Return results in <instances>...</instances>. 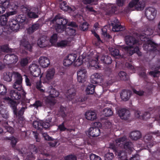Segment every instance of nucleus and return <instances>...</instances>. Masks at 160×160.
Returning <instances> with one entry per match:
<instances>
[{
  "mask_svg": "<svg viewBox=\"0 0 160 160\" xmlns=\"http://www.w3.org/2000/svg\"><path fill=\"white\" fill-rule=\"evenodd\" d=\"M52 118L51 117L48 118V120L47 121L48 122H43L41 121V130L43 129H47L50 126V124L49 122H51L52 121Z\"/></svg>",
  "mask_w": 160,
  "mask_h": 160,
  "instance_id": "obj_34",
  "label": "nucleus"
},
{
  "mask_svg": "<svg viewBox=\"0 0 160 160\" xmlns=\"http://www.w3.org/2000/svg\"><path fill=\"white\" fill-rule=\"evenodd\" d=\"M39 62L40 65L44 68L47 67L50 63L48 58L45 57H41L39 58Z\"/></svg>",
  "mask_w": 160,
  "mask_h": 160,
  "instance_id": "obj_21",
  "label": "nucleus"
},
{
  "mask_svg": "<svg viewBox=\"0 0 160 160\" xmlns=\"http://www.w3.org/2000/svg\"><path fill=\"white\" fill-rule=\"evenodd\" d=\"M60 8L61 9L65 11L74 12L76 9L75 8H72L67 5V2L63 1L60 3Z\"/></svg>",
  "mask_w": 160,
  "mask_h": 160,
  "instance_id": "obj_22",
  "label": "nucleus"
},
{
  "mask_svg": "<svg viewBox=\"0 0 160 160\" xmlns=\"http://www.w3.org/2000/svg\"><path fill=\"white\" fill-rule=\"evenodd\" d=\"M100 60L102 62L106 64H110L112 62L111 57L108 55L102 56Z\"/></svg>",
  "mask_w": 160,
  "mask_h": 160,
  "instance_id": "obj_33",
  "label": "nucleus"
},
{
  "mask_svg": "<svg viewBox=\"0 0 160 160\" xmlns=\"http://www.w3.org/2000/svg\"><path fill=\"white\" fill-rule=\"evenodd\" d=\"M20 4L19 2L14 1L10 2L8 5V8L13 10V11H16V13L18 12Z\"/></svg>",
  "mask_w": 160,
  "mask_h": 160,
  "instance_id": "obj_24",
  "label": "nucleus"
},
{
  "mask_svg": "<svg viewBox=\"0 0 160 160\" xmlns=\"http://www.w3.org/2000/svg\"><path fill=\"white\" fill-rule=\"evenodd\" d=\"M87 71L84 68L79 69L77 72V80L79 82H83L85 81Z\"/></svg>",
  "mask_w": 160,
  "mask_h": 160,
  "instance_id": "obj_13",
  "label": "nucleus"
},
{
  "mask_svg": "<svg viewBox=\"0 0 160 160\" xmlns=\"http://www.w3.org/2000/svg\"><path fill=\"white\" fill-rule=\"evenodd\" d=\"M98 58L97 56V57L95 60H92V61H91V63H90L91 66L95 67L96 68H97V67H98V68H99V66L98 65Z\"/></svg>",
  "mask_w": 160,
  "mask_h": 160,
  "instance_id": "obj_56",
  "label": "nucleus"
},
{
  "mask_svg": "<svg viewBox=\"0 0 160 160\" xmlns=\"http://www.w3.org/2000/svg\"><path fill=\"white\" fill-rule=\"evenodd\" d=\"M27 108L26 106L22 107L21 109L17 112V109L16 110V113H13L14 117L17 118L18 121H23L24 120L23 117L22 116L25 111V110Z\"/></svg>",
  "mask_w": 160,
  "mask_h": 160,
  "instance_id": "obj_17",
  "label": "nucleus"
},
{
  "mask_svg": "<svg viewBox=\"0 0 160 160\" xmlns=\"http://www.w3.org/2000/svg\"><path fill=\"white\" fill-rule=\"evenodd\" d=\"M76 95V91L73 88L68 90L67 93V97L69 100H72L74 98Z\"/></svg>",
  "mask_w": 160,
  "mask_h": 160,
  "instance_id": "obj_30",
  "label": "nucleus"
},
{
  "mask_svg": "<svg viewBox=\"0 0 160 160\" xmlns=\"http://www.w3.org/2000/svg\"><path fill=\"white\" fill-rule=\"evenodd\" d=\"M118 112L119 116L121 118L125 120H127L130 115L129 110L125 108L121 109Z\"/></svg>",
  "mask_w": 160,
  "mask_h": 160,
  "instance_id": "obj_16",
  "label": "nucleus"
},
{
  "mask_svg": "<svg viewBox=\"0 0 160 160\" xmlns=\"http://www.w3.org/2000/svg\"><path fill=\"white\" fill-rule=\"evenodd\" d=\"M18 56L14 54L6 55L4 58V61L7 65L15 64L18 61Z\"/></svg>",
  "mask_w": 160,
  "mask_h": 160,
  "instance_id": "obj_6",
  "label": "nucleus"
},
{
  "mask_svg": "<svg viewBox=\"0 0 160 160\" xmlns=\"http://www.w3.org/2000/svg\"><path fill=\"white\" fill-rule=\"evenodd\" d=\"M145 1L142 0H132L128 4V7L124 9V11L127 13L129 12L131 8L135 7L136 9L138 11L143 10L145 7Z\"/></svg>",
  "mask_w": 160,
  "mask_h": 160,
  "instance_id": "obj_3",
  "label": "nucleus"
},
{
  "mask_svg": "<svg viewBox=\"0 0 160 160\" xmlns=\"http://www.w3.org/2000/svg\"><path fill=\"white\" fill-rule=\"evenodd\" d=\"M50 95L53 98L58 97L59 95L58 92L54 88H52L49 91Z\"/></svg>",
  "mask_w": 160,
  "mask_h": 160,
  "instance_id": "obj_44",
  "label": "nucleus"
},
{
  "mask_svg": "<svg viewBox=\"0 0 160 160\" xmlns=\"http://www.w3.org/2000/svg\"><path fill=\"white\" fill-rule=\"evenodd\" d=\"M27 15L29 18L35 19L38 17V15L35 12L29 11L27 13Z\"/></svg>",
  "mask_w": 160,
  "mask_h": 160,
  "instance_id": "obj_52",
  "label": "nucleus"
},
{
  "mask_svg": "<svg viewBox=\"0 0 160 160\" xmlns=\"http://www.w3.org/2000/svg\"><path fill=\"white\" fill-rule=\"evenodd\" d=\"M3 102L9 104L13 110V113H16L18 103L16 101H14L9 97H5L3 98Z\"/></svg>",
  "mask_w": 160,
  "mask_h": 160,
  "instance_id": "obj_12",
  "label": "nucleus"
},
{
  "mask_svg": "<svg viewBox=\"0 0 160 160\" xmlns=\"http://www.w3.org/2000/svg\"><path fill=\"white\" fill-rule=\"evenodd\" d=\"M40 27V24L37 22L33 24L31 27H29L27 29L28 33L29 34L32 33L35 31L38 30Z\"/></svg>",
  "mask_w": 160,
  "mask_h": 160,
  "instance_id": "obj_28",
  "label": "nucleus"
},
{
  "mask_svg": "<svg viewBox=\"0 0 160 160\" xmlns=\"http://www.w3.org/2000/svg\"><path fill=\"white\" fill-rule=\"evenodd\" d=\"M16 72L15 71H12V72H4L3 75V79L4 80L8 82L11 81L12 75L14 76V72Z\"/></svg>",
  "mask_w": 160,
  "mask_h": 160,
  "instance_id": "obj_29",
  "label": "nucleus"
},
{
  "mask_svg": "<svg viewBox=\"0 0 160 160\" xmlns=\"http://www.w3.org/2000/svg\"><path fill=\"white\" fill-rule=\"evenodd\" d=\"M90 160H102L101 158L99 156L92 153L90 155Z\"/></svg>",
  "mask_w": 160,
  "mask_h": 160,
  "instance_id": "obj_62",
  "label": "nucleus"
},
{
  "mask_svg": "<svg viewBox=\"0 0 160 160\" xmlns=\"http://www.w3.org/2000/svg\"><path fill=\"white\" fill-rule=\"evenodd\" d=\"M103 114L106 117H108L112 116L113 114V112L111 109L107 108L103 110Z\"/></svg>",
  "mask_w": 160,
  "mask_h": 160,
  "instance_id": "obj_41",
  "label": "nucleus"
},
{
  "mask_svg": "<svg viewBox=\"0 0 160 160\" xmlns=\"http://www.w3.org/2000/svg\"><path fill=\"white\" fill-rule=\"evenodd\" d=\"M43 103L40 100H37L32 105V106L34 107L35 108L37 109L39 107H41L42 106Z\"/></svg>",
  "mask_w": 160,
  "mask_h": 160,
  "instance_id": "obj_55",
  "label": "nucleus"
},
{
  "mask_svg": "<svg viewBox=\"0 0 160 160\" xmlns=\"http://www.w3.org/2000/svg\"><path fill=\"white\" fill-rule=\"evenodd\" d=\"M21 44L26 49L31 51L32 50V47L31 44L28 41L25 39L22 40L21 41Z\"/></svg>",
  "mask_w": 160,
  "mask_h": 160,
  "instance_id": "obj_35",
  "label": "nucleus"
},
{
  "mask_svg": "<svg viewBox=\"0 0 160 160\" xmlns=\"http://www.w3.org/2000/svg\"><path fill=\"white\" fill-rule=\"evenodd\" d=\"M0 114L2 117L5 119H7L9 117L8 112L6 109L3 108L1 106L0 107Z\"/></svg>",
  "mask_w": 160,
  "mask_h": 160,
  "instance_id": "obj_39",
  "label": "nucleus"
},
{
  "mask_svg": "<svg viewBox=\"0 0 160 160\" xmlns=\"http://www.w3.org/2000/svg\"><path fill=\"white\" fill-rule=\"evenodd\" d=\"M112 55L116 58H118V57H120L121 56L119 50L116 49H114L112 52Z\"/></svg>",
  "mask_w": 160,
  "mask_h": 160,
  "instance_id": "obj_60",
  "label": "nucleus"
},
{
  "mask_svg": "<svg viewBox=\"0 0 160 160\" xmlns=\"http://www.w3.org/2000/svg\"><path fill=\"white\" fill-rule=\"evenodd\" d=\"M130 92L128 90L124 89L122 90L120 94L121 99L124 101L129 100L130 97Z\"/></svg>",
  "mask_w": 160,
  "mask_h": 160,
  "instance_id": "obj_25",
  "label": "nucleus"
},
{
  "mask_svg": "<svg viewBox=\"0 0 160 160\" xmlns=\"http://www.w3.org/2000/svg\"><path fill=\"white\" fill-rule=\"evenodd\" d=\"M16 14V11H12L7 12L4 15L1 16L0 18V23L2 26H4L6 25L8 17L11 16Z\"/></svg>",
  "mask_w": 160,
  "mask_h": 160,
  "instance_id": "obj_14",
  "label": "nucleus"
},
{
  "mask_svg": "<svg viewBox=\"0 0 160 160\" xmlns=\"http://www.w3.org/2000/svg\"><path fill=\"white\" fill-rule=\"evenodd\" d=\"M114 157L113 153L108 152L105 155V158L106 160H112Z\"/></svg>",
  "mask_w": 160,
  "mask_h": 160,
  "instance_id": "obj_59",
  "label": "nucleus"
},
{
  "mask_svg": "<svg viewBox=\"0 0 160 160\" xmlns=\"http://www.w3.org/2000/svg\"><path fill=\"white\" fill-rule=\"evenodd\" d=\"M7 92V88L4 85L0 84V95H5Z\"/></svg>",
  "mask_w": 160,
  "mask_h": 160,
  "instance_id": "obj_47",
  "label": "nucleus"
},
{
  "mask_svg": "<svg viewBox=\"0 0 160 160\" xmlns=\"http://www.w3.org/2000/svg\"><path fill=\"white\" fill-rule=\"evenodd\" d=\"M85 116L87 119L91 121L94 120L97 118L95 112L92 111L86 112L85 113Z\"/></svg>",
  "mask_w": 160,
  "mask_h": 160,
  "instance_id": "obj_27",
  "label": "nucleus"
},
{
  "mask_svg": "<svg viewBox=\"0 0 160 160\" xmlns=\"http://www.w3.org/2000/svg\"><path fill=\"white\" fill-rule=\"evenodd\" d=\"M77 55L74 53L69 54L63 60V65L68 66L71 65L76 60Z\"/></svg>",
  "mask_w": 160,
  "mask_h": 160,
  "instance_id": "obj_10",
  "label": "nucleus"
},
{
  "mask_svg": "<svg viewBox=\"0 0 160 160\" xmlns=\"http://www.w3.org/2000/svg\"><path fill=\"white\" fill-rule=\"evenodd\" d=\"M52 23L56 22L55 29L57 32L61 33L65 30L68 20L61 17L60 14H58L51 21Z\"/></svg>",
  "mask_w": 160,
  "mask_h": 160,
  "instance_id": "obj_1",
  "label": "nucleus"
},
{
  "mask_svg": "<svg viewBox=\"0 0 160 160\" xmlns=\"http://www.w3.org/2000/svg\"><path fill=\"white\" fill-rule=\"evenodd\" d=\"M132 143L131 142H127L123 144V148L126 150H132Z\"/></svg>",
  "mask_w": 160,
  "mask_h": 160,
  "instance_id": "obj_51",
  "label": "nucleus"
},
{
  "mask_svg": "<svg viewBox=\"0 0 160 160\" xmlns=\"http://www.w3.org/2000/svg\"><path fill=\"white\" fill-rule=\"evenodd\" d=\"M156 13L157 10L153 8L149 7L145 10V14L149 20H153L155 18Z\"/></svg>",
  "mask_w": 160,
  "mask_h": 160,
  "instance_id": "obj_8",
  "label": "nucleus"
},
{
  "mask_svg": "<svg viewBox=\"0 0 160 160\" xmlns=\"http://www.w3.org/2000/svg\"><path fill=\"white\" fill-rule=\"evenodd\" d=\"M118 7L116 5H111L108 8L106 14L110 16L114 13L116 14L118 13Z\"/></svg>",
  "mask_w": 160,
  "mask_h": 160,
  "instance_id": "obj_23",
  "label": "nucleus"
},
{
  "mask_svg": "<svg viewBox=\"0 0 160 160\" xmlns=\"http://www.w3.org/2000/svg\"><path fill=\"white\" fill-rule=\"evenodd\" d=\"M150 113L148 112H145L143 115H141V118L144 120H147L148 119L150 118Z\"/></svg>",
  "mask_w": 160,
  "mask_h": 160,
  "instance_id": "obj_61",
  "label": "nucleus"
},
{
  "mask_svg": "<svg viewBox=\"0 0 160 160\" xmlns=\"http://www.w3.org/2000/svg\"><path fill=\"white\" fill-rule=\"evenodd\" d=\"M49 41L45 36H42L37 41V44L40 48H44L49 45Z\"/></svg>",
  "mask_w": 160,
  "mask_h": 160,
  "instance_id": "obj_19",
  "label": "nucleus"
},
{
  "mask_svg": "<svg viewBox=\"0 0 160 160\" xmlns=\"http://www.w3.org/2000/svg\"><path fill=\"white\" fill-rule=\"evenodd\" d=\"M102 75L101 74L95 73L91 76L90 81L92 83L97 84L102 81Z\"/></svg>",
  "mask_w": 160,
  "mask_h": 160,
  "instance_id": "obj_15",
  "label": "nucleus"
},
{
  "mask_svg": "<svg viewBox=\"0 0 160 160\" xmlns=\"http://www.w3.org/2000/svg\"><path fill=\"white\" fill-rule=\"evenodd\" d=\"M66 111V108L62 106H61L60 110V113L62 117L63 118H65L67 116L65 112Z\"/></svg>",
  "mask_w": 160,
  "mask_h": 160,
  "instance_id": "obj_58",
  "label": "nucleus"
},
{
  "mask_svg": "<svg viewBox=\"0 0 160 160\" xmlns=\"http://www.w3.org/2000/svg\"><path fill=\"white\" fill-rule=\"evenodd\" d=\"M1 51L3 52H12V49L8 47V44L2 45L0 48Z\"/></svg>",
  "mask_w": 160,
  "mask_h": 160,
  "instance_id": "obj_43",
  "label": "nucleus"
},
{
  "mask_svg": "<svg viewBox=\"0 0 160 160\" xmlns=\"http://www.w3.org/2000/svg\"><path fill=\"white\" fill-rule=\"evenodd\" d=\"M33 127L36 129L38 130H41V121H34L33 123Z\"/></svg>",
  "mask_w": 160,
  "mask_h": 160,
  "instance_id": "obj_53",
  "label": "nucleus"
},
{
  "mask_svg": "<svg viewBox=\"0 0 160 160\" xmlns=\"http://www.w3.org/2000/svg\"><path fill=\"white\" fill-rule=\"evenodd\" d=\"M57 33H54L51 37L49 42L52 44H55L57 42Z\"/></svg>",
  "mask_w": 160,
  "mask_h": 160,
  "instance_id": "obj_45",
  "label": "nucleus"
},
{
  "mask_svg": "<svg viewBox=\"0 0 160 160\" xmlns=\"http://www.w3.org/2000/svg\"><path fill=\"white\" fill-rule=\"evenodd\" d=\"M6 125L5 126V128L7 130V131L11 134L13 133L14 132L13 128L12 127L8 126L7 122L6 123Z\"/></svg>",
  "mask_w": 160,
  "mask_h": 160,
  "instance_id": "obj_63",
  "label": "nucleus"
},
{
  "mask_svg": "<svg viewBox=\"0 0 160 160\" xmlns=\"http://www.w3.org/2000/svg\"><path fill=\"white\" fill-rule=\"evenodd\" d=\"M65 160H77V157L74 154H71L66 156L64 157Z\"/></svg>",
  "mask_w": 160,
  "mask_h": 160,
  "instance_id": "obj_57",
  "label": "nucleus"
},
{
  "mask_svg": "<svg viewBox=\"0 0 160 160\" xmlns=\"http://www.w3.org/2000/svg\"><path fill=\"white\" fill-rule=\"evenodd\" d=\"M95 86L91 84H89L88 86L86 92L87 94H92L95 92Z\"/></svg>",
  "mask_w": 160,
  "mask_h": 160,
  "instance_id": "obj_36",
  "label": "nucleus"
},
{
  "mask_svg": "<svg viewBox=\"0 0 160 160\" xmlns=\"http://www.w3.org/2000/svg\"><path fill=\"white\" fill-rule=\"evenodd\" d=\"M19 62L21 67H24L28 65V60L27 58H23L21 59Z\"/></svg>",
  "mask_w": 160,
  "mask_h": 160,
  "instance_id": "obj_46",
  "label": "nucleus"
},
{
  "mask_svg": "<svg viewBox=\"0 0 160 160\" xmlns=\"http://www.w3.org/2000/svg\"><path fill=\"white\" fill-rule=\"evenodd\" d=\"M157 45L151 40H148L143 45V49L147 52L154 51L156 50Z\"/></svg>",
  "mask_w": 160,
  "mask_h": 160,
  "instance_id": "obj_7",
  "label": "nucleus"
},
{
  "mask_svg": "<svg viewBox=\"0 0 160 160\" xmlns=\"http://www.w3.org/2000/svg\"><path fill=\"white\" fill-rule=\"evenodd\" d=\"M95 127H91L88 130V135L90 136L93 137H97L100 135V131L98 127H102V125L101 123L99 122H97L94 123Z\"/></svg>",
  "mask_w": 160,
  "mask_h": 160,
  "instance_id": "obj_4",
  "label": "nucleus"
},
{
  "mask_svg": "<svg viewBox=\"0 0 160 160\" xmlns=\"http://www.w3.org/2000/svg\"><path fill=\"white\" fill-rule=\"evenodd\" d=\"M38 67L39 66L35 63H32L29 66L30 74L34 77H38L40 74L41 70Z\"/></svg>",
  "mask_w": 160,
  "mask_h": 160,
  "instance_id": "obj_9",
  "label": "nucleus"
},
{
  "mask_svg": "<svg viewBox=\"0 0 160 160\" xmlns=\"http://www.w3.org/2000/svg\"><path fill=\"white\" fill-rule=\"evenodd\" d=\"M88 26L89 24L87 22H84L80 26V28L82 31H86L88 30Z\"/></svg>",
  "mask_w": 160,
  "mask_h": 160,
  "instance_id": "obj_54",
  "label": "nucleus"
},
{
  "mask_svg": "<svg viewBox=\"0 0 160 160\" xmlns=\"http://www.w3.org/2000/svg\"><path fill=\"white\" fill-rule=\"evenodd\" d=\"M19 23L15 19H13L9 22L10 28L13 31L17 32L20 28Z\"/></svg>",
  "mask_w": 160,
  "mask_h": 160,
  "instance_id": "obj_18",
  "label": "nucleus"
},
{
  "mask_svg": "<svg viewBox=\"0 0 160 160\" xmlns=\"http://www.w3.org/2000/svg\"><path fill=\"white\" fill-rule=\"evenodd\" d=\"M157 134V133L156 132H151L147 133L144 136L143 138L145 142L148 144H147L148 146H149V147L150 148H151L153 146V145L149 144L148 142L150 141L152 139V134Z\"/></svg>",
  "mask_w": 160,
  "mask_h": 160,
  "instance_id": "obj_26",
  "label": "nucleus"
},
{
  "mask_svg": "<svg viewBox=\"0 0 160 160\" xmlns=\"http://www.w3.org/2000/svg\"><path fill=\"white\" fill-rule=\"evenodd\" d=\"M126 44L128 45L132 46L138 43V41L132 36L128 35L125 38Z\"/></svg>",
  "mask_w": 160,
  "mask_h": 160,
  "instance_id": "obj_20",
  "label": "nucleus"
},
{
  "mask_svg": "<svg viewBox=\"0 0 160 160\" xmlns=\"http://www.w3.org/2000/svg\"><path fill=\"white\" fill-rule=\"evenodd\" d=\"M121 80L126 81L128 78L126 73L124 71H120L118 74Z\"/></svg>",
  "mask_w": 160,
  "mask_h": 160,
  "instance_id": "obj_49",
  "label": "nucleus"
},
{
  "mask_svg": "<svg viewBox=\"0 0 160 160\" xmlns=\"http://www.w3.org/2000/svg\"><path fill=\"white\" fill-rule=\"evenodd\" d=\"M67 122L66 121H63L61 124H59L58 128L60 131H64L67 130V128L65 127L66 126Z\"/></svg>",
  "mask_w": 160,
  "mask_h": 160,
  "instance_id": "obj_42",
  "label": "nucleus"
},
{
  "mask_svg": "<svg viewBox=\"0 0 160 160\" xmlns=\"http://www.w3.org/2000/svg\"><path fill=\"white\" fill-rule=\"evenodd\" d=\"M55 73V69L53 68L49 69L47 72L46 78L48 80L52 79Z\"/></svg>",
  "mask_w": 160,
  "mask_h": 160,
  "instance_id": "obj_32",
  "label": "nucleus"
},
{
  "mask_svg": "<svg viewBox=\"0 0 160 160\" xmlns=\"http://www.w3.org/2000/svg\"><path fill=\"white\" fill-rule=\"evenodd\" d=\"M19 10L23 13H28V12L30 11V9L23 5L21 6V5H20L19 9L18 10V12Z\"/></svg>",
  "mask_w": 160,
  "mask_h": 160,
  "instance_id": "obj_50",
  "label": "nucleus"
},
{
  "mask_svg": "<svg viewBox=\"0 0 160 160\" xmlns=\"http://www.w3.org/2000/svg\"><path fill=\"white\" fill-rule=\"evenodd\" d=\"M112 30L113 31L115 32H118L119 31H122L124 28L121 25L118 24H114L112 23Z\"/></svg>",
  "mask_w": 160,
  "mask_h": 160,
  "instance_id": "obj_37",
  "label": "nucleus"
},
{
  "mask_svg": "<svg viewBox=\"0 0 160 160\" xmlns=\"http://www.w3.org/2000/svg\"><path fill=\"white\" fill-rule=\"evenodd\" d=\"M74 65L76 67H79L81 65L83 62V61L81 58H78L76 61L74 62Z\"/></svg>",
  "mask_w": 160,
  "mask_h": 160,
  "instance_id": "obj_64",
  "label": "nucleus"
},
{
  "mask_svg": "<svg viewBox=\"0 0 160 160\" xmlns=\"http://www.w3.org/2000/svg\"><path fill=\"white\" fill-rule=\"evenodd\" d=\"M50 156V154L49 152L46 150H44L41 152L39 157L40 158H44L49 157Z\"/></svg>",
  "mask_w": 160,
  "mask_h": 160,
  "instance_id": "obj_48",
  "label": "nucleus"
},
{
  "mask_svg": "<svg viewBox=\"0 0 160 160\" xmlns=\"http://www.w3.org/2000/svg\"><path fill=\"white\" fill-rule=\"evenodd\" d=\"M65 32L66 34L70 36H73L75 35L76 30L70 27H68L66 28Z\"/></svg>",
  "mask_w": 160,
  "mask_h": 160,
  "instance_id": "obj_40",
  "label": "nucleus"
},
{
  "mask_svg": "<svg viewBox=\"0 0 160 160\" xmlns=\"http://www.w3.org/2000/svg\"><path fill=\"white\" fill-rule=\"evenodd\" d=\"M141 136V134L140 132L138 131H135L131 132L130 137L132 140H137L140 138Z\"/></svg>",
  "mask_w": 160,
  "mask_h": 160,
  "instance_id": "obj_31",
  "label": "nucleus"
},
{
  "mask_svg": "<svg viewBox=\"0 0 160 160\" xmlns=\"http://www.w3.org/2000/svg\"><path fill=\"white\" fill-rule=\"evenodd\" d=\"M122 49L128 53L130 56H131L135 53H137L138 56L142 55V52L140 51L139 48L138 46H136L134 48L133 46H123Z\"/></svg>",
  "mask_w": 160,
  "mask_h": 160,
  "instance_id": "obj_5",
  "label": "nucleus"
},
{
  "mask_svg": "<svg viewBox=\"0 0 160 160\" xmlns=\"http://www.w3.org/2000/svg\"><path fill=\"white\" fill-rule=\"evenodd\" d=\"M14 78L15 79V82L13 85V87L16 89H18L21 86L22 78L21 74L18 72H14Z\"/></svg>",
  "mask_w": 160,
  "mask_h": 160,
  "instance_id": "obj_11",
  "label": "nucleus"
},
{
  "mask_svg": "<svg viewBox=\"0 0 160 160\" xmlns=\"http://www.w3.org/2000/svg\"><path fill=\"white\" fill-rule=\"evenodd\" d=\"M15 19L19 23H22L26 21V17L24 14H21L17 16Z\"/></svg>",
  "mask_w": 160,
  "mask_h": 160,
  "instance_id": "obj_38",
  "label": "nucleus"
},
{
  "mask_svg": "<svg viewBox=\"0 0 160 160\" xmlns=\"http://www.w3.org/2000/svg\"><path fill=\"white\" fill-rule=\"evenodd\" d=\"M26 93L22 89L21 90H11L10 92V96L12 99L19 100L22 106L25 105L26 101Z\"/></svg>",
  "mask_w": 160,
  "mask_h": 160,
  "instance_id": "obj_2",
  "label": "nucleus"
}]
</instances>
